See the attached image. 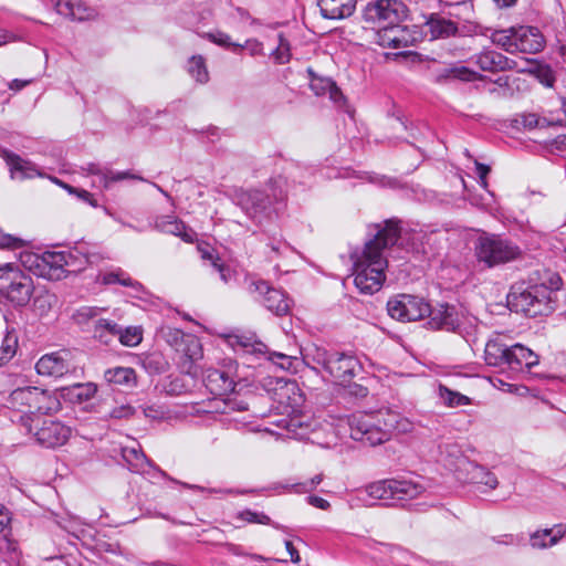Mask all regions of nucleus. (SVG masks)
Instances as JSON below:
<instances>
[{
  "label": "nucleus",
  "mask_w": 566,
  "mask_h": 566,
  "mask_svg": "<svg viewBox=\"0 0 566 566\" xmlns=\"http://www.w3.org/2000/svg\"><path fill=\"white\" fill-rule=\"evenodd\" d=\"M375 228L374 238L365 243L361 255L354 262V284L364 294H374L381 289L388 265L386 252L400 237L396 220H387L384 226L376 224Z\"/></svg>",
  "instance_id": "f257e3e1"
},
{
  "label": "nucleus",
  "mask_w": 566,
  "mask_h": 566,
  "mask_svg": "<svg viewBox=\"0 0 566 566\" xmlns=\"http://www.w3.org/2000/svg\"><path fill=\"white\" fill-rule=\"evenodd\" d=\"M399 415L388 409L355 412L347 418L350 438L368 447L387 442L398 424Z\"/></svg>",
  "instance_id": "f03ea898"
},
{
  "label": "nucleus",
  "mask_w": 566,
  "mask_h": 566,
  "mask_svg": "<svg viewBox=\"0 0 566 566\" xmlns=\"http://www.w3.org/2000/svg\"><path fill=\"white\" fill-rule=\"evenodd\" d=\"M9 403L21 412L19 422L27 432L33 430L35 413L49 415L61 409L60 399L54 392L38 387L17 388L10 394Z\"/></svg>",
  "instance_id": "7ed1b4c3"
},
{
  "label": "nucleus",
  "mask_w": 566,
  "mask_h": 566,
  "mask_svg": "<svg viewBox=\"0 0 566 566\" xmlns=\"http://www.w3.org/2000/svg\"><path fill=\"white\" fill-rule=\"evenodd\" d=\"M22 263L38 276L59 281L67 273L81 271L87 259L81 260L74 252L45 251L42 254L25 253Z\"/></svg>",
  "instance_id": "20e7f679"
},
{
  "label": "nucleus",
  "mask_w": 566,
  "mask_h": 566,
  "mask_svg": "<svg viewBox=\"0 0 566 566\" xmlns=\"http://www.w3.org/2000/svg\"><path fill=\"white\" fill-rule=\"evenodd\" d=\"M269 189L271 190V196L261 190L238 189L234 191L233 201L248 217L261 223L270 218L272 202L285 199L287 195L286 179L282 176L271 179Z\"/></svg>",
  "instance_id": "39448f33"
},
{
  "label": "nucleus",
  "mask_w": 566,
  "mask_h": 566,
  "mask_svg": "<svg viewBox=\"0 0 566 566\" xmlns=\"http://www.w3.org/2000/svg\"><path fill=\"white\" fill-rule=\"evenodd\" d=\"M429 316L428 325L432 329H441L459 334L468 344L476 340V319L465 316L457 311L452 305L440 304L431 308L427 314Z\"/></svg>",
  "instance_id": "423d86ee"
},
{
  "label": "nucleus",
  "mask_w": 566,
  "mask_h": 566,
  "mask_svg": "<svg viewBox=\"0 0 566 566\" xmlns=\"http://www.w3.org/2000/svg\"><path fill=\"white\" fill-rule=\"evenodd\" d=\"M122 458L125 461V463L127 464V468L129 469V471H132L134 473L147 475L151 482H156V480L158 478H161V479H168L175 483H178V481L168 476V474L165 471H163L157 465H155L150 460H148L140 448L123 447L122 448ZM179 484L186 489L206 492L208 494H234V493H237L235 491H233L231 489H229V490L206 489L200 485L189 484V483H185V482H179Z\"/></svg>",
  "instance_id": "0eeeda50"
},
{
  "label": "nucleus",
  "mask_w": 566,
  "mask_h": 566,
  "mask_svg": "<svg viewBox=\"0 0 566 566\" xmlns=\"http://www.w3.org/2000/svg\"><path fill=\"white\" fill-rule=\"evenodd\" d=\"M507 303L513 311L531 317L553 310L552 292L545 285H533L527 289L513 286L507 295Z\"/></svg>",
  "instance_id": "6e6552de"
},
{
  "label": "nucleus",
  "mask_w": 566,
  "mask_h": 566,
  "mask_svg": "<svg viewBox=\"0 0 566 566\" xmlns=\"http://www.w3.org/2000/svg\"><path fill=\"white\" fill-rule=\"evenodd\" d=\"M217 45L231 51L233 53H241L248 51L251 55H265L264 44L259 42L255 38H245L243 42H233L231 38H210ZM271 43L266 44L268 54L273 56L274 61L284 64L290 61V44L285 38H268Z\"/></svg>",
  "instance_id": "1a4fd4ad"
},
{
  "label": "nucleus",
  "mask_w": 566,
  "mask_h": 566,
  "mask_svg": "<svg viewBox=\"0 0 566 566\" xmlns=\"http://www.w3.org/2000/svg\"><path fill=\"white\" fill-rule=\"evenodd\" d=\"M33 291L32 279L27 275L15 263L0 265V294L4 295L11 303L25 305Z\"/></svg>",
  "instance_id": "9d476101"
},
{
  "label": "nucleus",
  "mask_w": 566,
  "mask_h": 566,
  "mask_svg": "<svg viewBox=\"0 0 566 566\" xmlns=\"http://www.w3.org/2000/svg\"><path fill=\"white\" fill-rule=\"evenodd\" d=\"M407 14L406 6L397 0H378L369 3L365 10V19L375 24L377 32H405L401 24Z\"/></svg>",
  "instance_id": "9b49d317"
},
{
  "label": "nucleus",
  "mask_w": 566,
  "mask_h": 566,
  "mask_svg": "<svg viewBox=\"0 0 566 566\" xmlns=\"http://www.w3.org/2000/svg\"><path fill=\"white\" fill-rule=\"evenodd\" d=\"M475 254L480 262L493 268L515 260L520 249L499 235H484L475 244Z\"/></svg>",
  "instance_id": "f8f14e48"
},
{
  "label": "nucleus",
  "mask_w": 566,
  "mask_h": 566,
  "mask_svg": "<svg viewBox=\"0 0 566 566\" xmlns=\"http://www.w3.org/2000/svg\"><path fill=\"white\" fill-rule=\"evenodd\" d=\"M424 491L419 483L409 480L388 479L370 483L365 493L374 500L406 501L419 496Z\"/></svg>",
  "instance_id": "ddd939ff"
},
{
  "label": "nucleus",
  "mask_w": 566,
  "mask_h": 566,
  "mask_svg": "<svg viewBox=\"0 0 566 566\" xmlns=\"http://www.w3.org/2000/svg\"><path fill=\"white\" fill-rule=\"evenodd\" d=\"M387 311L397 321L415 322L427 316L430 305L421 297L400 294L388 301Z\"/></svg>",
  "instance_id": "4468645a"
},
{
  "label": "nucleus",
  "mask_w": 566,
  "mask_h": 566,
  "mask_svg": "<svg viewBox=\"0 0 566 566\" xmlns=\"http://www.w3.org/2000/svg\"><path fill=\"white\" fill-rule=\"evenodd\" d=\"M317 363L336 380L347 382L360 370L358 359L344 353H322L317 355Z\"/></svg>",
  "instance_id": "2eb2a0df"
},
{
  "label": "nucleus",
  "mask_w": 566,
  "mask_h": 566,
  "mask_svg": "<svg viewBox=\"0 0 566 566\" xmlns=\"http://www.w3.org/2000/svg\"><path fill=\"white\" fill-rule=\"evenodd\" d=\"M249 291L256 300L275 315H285L290 311V300L281 290L269 286L264 281L251 282Z\"/></svg>",
  "instance_id": "dca6fc26"
},
{
  "label": "nucleus",
  "mask_w": 566,
  "mask_h": 566,
  "mask_svg": "<svg viewBox=\"0 0 566 566\" xmlns=\"http://www.w3.org/2000/svg\"><path fill=\"white\" fill-rule=\"evenodd\" d=\"M40 419H36V426L33 424L32 434L35 441L44 448H56L63 446L71 437L72 430L57 420H42L39 426Z\"/></svg>",
  "instance_id": "f3484780"
},
{
  "label": "nucleus",
  "mask_w": 566,
  "mask_h": 566,
  "mask_svg": "<svg viewBox=\"0 0 566 566\" xmlns=\"http://www.w3.org/2000/svg\"><path fill=\"white\" fill-rule=\"evenodd\" d=\"M39 375L60 378L70 373H74L76 365L72 360V354L62 349L42 356L35 364Z\"/></svg>",
  "instance_id": "a211bd4d"
},
{
  "label": "nucleus",
  "mask_w": 566,
  "mask_h": 566,
  "mask_svg": "<svg viewBox=\"0 0 566 566\" xmlns=\"http://www.w3.org/2000/svg\"><path fill=\"white\" fill-rule=\"evenodd\" d=\"M515 123L530 130L551 126H566V99H562L559 107L551 111L547 115L539 116L535 113H524L518 115Z\"/></svg>",
  "instance_id": "6ab92c4d"
},
{
  "label": "nucleus",
  "mask_w": 566,
  "mask_h": 566,
  "mask_svg": "<svg viewBox=\"0 0 566 566\" xmlns=\"http://www.w3.org/2000/svg\"><path fill=\"white\" fill-rule=\"evenodd\" d=\"M61 15L78 21H90L98 18L99 13L83 0H50Z\"/></svg>",
  "instance_id": "aec40b11"
},
{
  "label": "nucleus",
  "mask_w": 566,
  "mask_h": 566,
  "mask_svg": "<svg viewBox=\"0 0 566 566\" xmlns=\"http://www.w3.org/2000/svg\"><path fill=\"white\" fill-rule=\"evenodd\" d=\"M275 397L282 406L283 412L296 413L301 410L305 398L295 381H285L275 390Z\"/></svg>",
  "instance_id": "412c9836"
},
{
  "label": "nucleus",
  "mask_w": 566,
  "mask_h": 566,
  "mask_svg": "<svg viewBox=\"0 0 566 566\" xmlns=\"http://www.w3.org/2000/svg\"><path fill=\"white\" fill-rule=\"evenodd\" d=\"M538 364V356L530 348L522 344H514L510 346L507 363L505 368L514 371H530L532 367Z\"/></svg>",
  "instance_id": "4be33fe9"
},
{
  "label": "nucleus",
  "mask_w": 566,
  "mask_h": 566,
  "mask_svg": "<svg viewBox=\"0 0 566 566\" xmlns=\"http://www.w3.org/2000/svg\"><path fill=\"white\" fill-rule=\"evenodd\" d=\"M495 43L512 54H535L544 49L545 38H499Z\"/></svg>",
  "instance_id": "5701e85b"
},
{
  "label": "nucleus",
  "mask_w": 566,
  "mask_h": 566,
  "mask_svg": "<svg viewBox=\"0 0 566 566\" xmlns=\"http://www.w3.org/2000/svg\"><path fill=\"white\" fill-rule=\"evenodd\" d=\"M227 343L234 352H241L243 355H251L258 359L268 355L266 345L255 340L252 335L231 334L227 337Z\"/></svg>",
  "instance_id": "b1692460"
},
{
  "label": "nucleus",
  "mask_w": 566,
  "mask_h": 566,
  "mask_svg": "<svg viewBox=\"0 0 566 566\" xmlns=\"http://www.w3.org/2000/svg\"><path fill=\"white\" fill-rule=\"evenodd\" d=\"M321 13L326 19H345L350 17L357 0H318Z\"/></svg>",
  "instance_id": "393cba45"
},
{
  "label": "nucleus",
  "mask_w": 566,
  "mask_h": 566,
  "mask_svg": "<svg viewBox=\"0 0 566 566\" xmlns=\"http://www.w3.org/2000/svg\"><path fill=\"white\" fill-rule=\"evenodd\" d=\"M207 388L217 396L232 394L235 388L233 378L224 370L208 369L205 376Z\"/></svg>",
  "instance_id": "a878e982"
},
{
  "label": "nucleus",
  "mask_w": 566,
  "mask_h": 566,
  "mask_svg": "<svg viewBox=\"0 0 566 566\" xmlns=\"http://www.w3.org/2000/svg\"><path fill=\"white\" fill-rule=\"evenodd\" d=\"M155 228L163 233L180 237L186 242H192L195 238V232L188 231L186 224L175 216L157 217Z\"/></svg>",
  "instance_id": "bb28decb"
},
{
  "label": "nucleus",
  "mask_w": 566,
  "mask_h": 566,
  "mask_svg": "<svg viewBox=\"0 0 566 566\" xmlns=\"http://www.w3.org/2000/svg\"><path fill=\"white\" fill-rule=\"evenodd\" d=\"M510 346L499 339H490L485 344L484 359L489 366L505 368Z\"/></svg>",
  "instance_id": "cd10ccee"
},
{
  "label": "nucleus",
  "mask_w": 566,
  "mask_h": 566,
  "mask_svg": "<svg viewBox=\"0 0 566 566\" xmlns=\"http://www.w3.org/2000/svg\"><path fill=\"white\" fill-rule=\"evenodd\" d=\"M566 534V526L556 525L553 528L537 531L531 535L530 542L534 548H547L555 545Z\"/></svg>",
  "instance_id": "c85d7f7f"
},
{
  "label": "nucleus",
  "mask_w": 566,
  "mask_h": 566,
  "mask_svg": "<svg viewBox=\"0 0 566 566\" xmlns=\"http://www.w3.org/2000/svg\"><path fill=\"white\" fill-rule=\"evenodd\" d=\"M476 64L483 71H503L507 67H511L510 60L505 57L503 54L495 51H483L476 56Z\"/></svg>",
  "instance_id": "c756f323"
},
{
  "label": "nucleus",
  "mask_w": 566,
  "mask_h": 566,
  "mask_svg": "<svg viewBox=\"0 0 566 566\" xmlns=\"http://www.w3.org/2000/svg\"><path fill=\"white\" fill-rule=\"evenodd\" d=\"M457 27L453 21L444 17L432 14L426 23L422 33L431 35H454Z\"/></svg>",
  "instance_id": "7c9ffc66"
},
{
  "label": "nucleus",
  "mask_w": 566,
  "mask_h": 566,
  "mask_svg": "<svg viewBox=\"0 0 566 566\" xmlns=\"http://www.w3.org/2000/svg\"><path fill=\"white\" fill-rule=\"evenodd\" d=\"M104 378L109 384L123 385L127 387L136 386V373L130 367H114L104 373Z\"/></svg>",
  "instance_id": "2f4dec72"
},
{
  "label": "nucleus",
  "mask_w": 566,
  "mask_h": 566,
  "mask_svg": "<svg viewBox=\"0 0 566 566\" xmlns=\"http://www.w3.org/2000/svg\"><path fill=\"white\" fill-rule=\"evenodd\" d=\"M99 280L103 284L109 285V284H120L123 286L132 287L136 292H140L144 290L143 285L138 282L133 280L125 271L122 269H116L111 272H106L104 274L99 275Z\"/></svg>",
  "instance_id": "473e14b6"
},
{
  "label": "nucleus",
  "mask_w": 566,
  "mask_h": 566,
  "mask_svg": "<svg viewBox=\"0 0 566 566\" xmlns=\"http://www.w3.org/2000/svg\"><path fill=\"white\" fill-rule=\"evenodd\" d=\"M7 163L10 166L12 174H19L20 178H32L40 175L36 167L29 160H25L18 155L8 154Z\"/></svg>",
  "instance_id": "72a5a7b5"
},
{
  "label": "nucleus",
  "mask_w": 566,
  "mask_h": 566,
  "mask_svg": "<svg viewBox=\"0 0 566 566\" xmlns=\"http://www.w3.org/2000/svg\"><path fill=\"white\" fill-rule=\"evenodd\" d=\"M468 465L471 468L469 472L473 483L484 485L488 490H494L497 486V478L484 467L472 462Z\"/></svg>",
  "instance_id": "f704fd0d"
},
{
  "label": "nucleus",
  "mask_w": 566,
  "mask_h": 566,
  "mask_svg": "<svg viewBox=\"0 0 566 566\" xmlns=\"http://www.w3.org/2000/svg\"><path fill=\"white\" fill-rule=\"evenodd\" d=\"M119 326L108 319H98L94 327V337L105 345L118 338Z\"/></svg>",
  "instance_id": "c9c22d12"
},
{
  "label": "nucleus",
  "mask_w": 566,
  "mask_h": 566,
  "mask_svg": "<svg viewBox=\"0 0 566 566\" xmlns=\"http://www.w3.org/2000/svg\"><path fill=\"white\" fill-rule=\"evenodd\" d=\"M438 395L443 405L450 408L468 406L471 403V399L468 396L453 391L444 385H439Z\"/></svg>",
  "instance_id": "e433bc0d"
},
{
  "label": "nucleus",
  "mask_w": 566,
  "mask_h": 566,
  "mask_svg": "<svg viewBox=\"0 0 566 566\" xmlns=\"http://www.w3.org/2000/svg\"><path fill=\"white\" fill-rule=\"evenodd\" d=\"M187 71L189 75L200 84H205L209 81L206 62L201 55H193L189 59Z\"/></svg>",
  "instance_id": "4c0bfd02"
},
{
  "label": "nucleus",
  "mask_w": 566,
  "mask_h": 566,
  "mask_svg": "<svg viewBox=\"0 0 566 566\" xmlns=\"http://www.w3.org/2000/svg\"><path fill=\"white\" fill-rule=\"evenodd\" d=\"M18 337L13 333H7L0 346V367L8 364L17 353Z\"/></svg>",
  "instance_id": "58836bf2"
},
{
  "label": "nucleus",
  "mask_w": 566,
  "mask_h": 566,
  "mask_svg": "<svg viewBox=\"0 0 566 566\" xmlns=\"http://www.w3.org/2000/svg\"><path fill=\"white\" fill-rule=\"evenodd\" d=\"M118 332V340L124 346L134 347L143 340V329L139 326H128L125 329L119 326Z\"/></svg>",
  "instance_id": "ea45409f"
},
{
  "label": "nucleus",
  "mask_w": 566,
  "mask_h": 566,
  "mask_svg": "<svg viewBox=\"0 0 566 566\" xmlns=\"http://www.w3.org/2000/svg\"><path fill=\"white\" fill-rule=\"evenodd\" d=\"M223 399H217L216 402H222L223 408L221 412L229 413L231 411H245L249 409V401L240 395H226Z\"/></svg>",
  "instance_id": "a19ab883"
},
{
  "label": "nucleus",
  "mask_w": 566,
  "mask_h": 566,
  "mask_svg": "<svg viewBox=\"0 0 566 566\" xmlns=\"http://www.w3.org/2000/svg\"><path fill=\"white\" fill-rule=\"evenodd\" d=\"M202 259H208L211 261L213 270L220 274V279L224 283L231 282L234 277V271L229 265L220 262V259L218 256H213L212 253L203 251Z\"/></svg>",
  "instance_id": "79ce46f5"
},
{
  "label": "nucleus",
  "mask_w": 566,
  "mask_h": 566,
  "mask_svg": "<svg viewBox=\"0 0 566 566\" xmlns=\"http://www.w3.org/2000/svg\"><path fill=\"white\" fill-rule=\"evenodd\" d=\"M182 343L185 347L180 350L191 363H195L202 357L201 344L198 338L192 335H187Z\"/></svg>",
  "instance_id": "37998d69"
},
{
  "label": "nucleus",
  "mask_w": 566,
  "mask_h": 566,
  "mask_svg": "<svg viewBox=\"0 0 566 566\" xmlns=\"http://www.w3.org/2000/svg\"><path fill=\"white\" fill-rule=\"evenodd\" d=\"M447 453L448 457L454 459L447 462L448 465L459 468L468 465L470 462L462 455L460 448L455 443H447L441 447V454Z\"/></svg>",
  "instance_id": "c03bdc74"
},
{
  "label": "nucleus",
  "mask_w": 566,
  "mask_h": 566,
  "mask_svg": "<svg viewBox=\"0 0 566 566\" xmlns=\"http://www.w3.org/2000/svg\"><path fill=\"white\" fill-rule=\"evenodd\" d=\"M11 528L0 537V552L9 555L10 563H17L19 559L18 544L10 538Z\"/></svg>",
  "instance_id": "a18cd8bd"
},
{
  "label": "nucleus",
  "mask_w": 566,
  "mask_h": 566,
  "mask_svg": "<svg viewBox=\"0 0 566 566\" xmlns=\"http://www.w3.org/2000/svg\"><path fill=\"white\" fill-rule=\"evenodd\" d=\"M237 518L242 522H247V523L264 524V525L271 524L270 516H268L266 514H264L262 512H255V511H252L249 509L240 511L237 514Z\"/></svg>",
  "instance_id": "49530a36"
},
{
  "label": "nucleus",
  "mask_w": 566,
  "mask_h": 566,
  "mask_svg": "<svg viewBox=\"0 0 566 566\" xmlns=\"http://www.w3.org/2000/svg\"><path fill=\"white\" fill-rule=\"evenodd\" d=\"M476 73L465 66L451 67L440 75L441 78H458L462 81H472L475 78Z\"/></svg>",
  "instance_id": "de8ad7c7"
},
{
  "label": "nucleus",
  "mask_w": 566,
  "mask_h": 566,
  "mask_svg": "<svg viewBox=\"0 0 566 566\" xmlns=\"http://www.w3.org/2000/svg\"><path fill=\"white\" fill-rule=\"evenodd\" d=\"M262 358L272 361L273 364L277 365L280 368L284 370H290L293 367L294 361L292 356L276 352L271 353L269 350L268 355L262 356Z\"/></svg>",
  "instance_id": "09e8293b"
},
{
  "label": "nucleus",
  "mask_w": 566,
  "mask_h": 566,
  "mask_svg": "<svg viewBox=\"0 0 566 566\" xmlns=\"http://www.w3.org/2000/svg\"><path fill=\"white\" fill-rule=\"evenodd\" d=\"M96 392V387L93 384H76L71 389V395L78 401L88 400Z\"/></svg>",
  "instance_id": "8fccbe9b"
},
{
  "label": "nucleus",
  "mask_w": 566,
  "mask_h": 566,
  "mask_svg": "<svg viewBox=\"0 0 566 566\" xmlns=\"http://www.w3.org/2000/svg\"><path fill=\"white\" fill-rule=\"evenodd\" d=\"M88 175H94L98 177L99 184H102L105 188L108 187V170L102 168L97 164H87L86 167H83Z\"/></svg>",
  "instance_id": "3c124183"
},
{
  "label": "nucleus",
  "mask_w": 566,
  "mask_h": 566,
  "mask_svg": "<svg viewBox=\"0 0 566 566\" xmlns=\"http://www.w3.org/2000/svg\"><path fill=\"white\" fill-rule=\"evenodd\" d=\"M321 82L324 84V87L327 88L329 98L334 103H340L345 99L340 90L336 86V84L331 78L322 80Z\"/></svg>",
  "instance_id": "603ef678"
},
{
  "label": "nucleus",
  "mask_w": 566,
  "mask_h": 566,
  "mask_svg": "<svg viewBox=\"0 0 566 566\" xmlns=\"http://www.w3.org/2000/svg\"><path fill=\"white\" fill-rule=\"evenodd\" d=\"M268 245L271 248L272 252H274L276 255H283L286 252L292 250V247L290 245V243L286 242L285 240H283L282 238H280V239L272 238Z\"/></svg>",
  "instance_id": "864d4df0"
},
{
  "label": "nucleus",
  "mask_w": 566,
  "mask_h": 566,
  "mask_svg": "<svg viewBox=\"0 0 566 566\" xmlns=\"http://www.w3.org/2000/svg\"><path fill=\"white\" fill-rule=\"evenodd\" d=\"M381 41L378 42L381 46H388V48H399L401 45H415L417 42V38H411L410 41L406 40L402 41L401 38H389L388 41H386V38H380Z\"/></svg>",
  "instance_id": "5fc2aeb1"
},
{
  "label": "nucleus",
  "mask_w": 566,
  "mask_h": 566,
  "mask_svg": "<svg viewBox=\"0 0 566 566\" xmlns=\"http://www.w3.org/2000/svg\"><path fill=\"white\" fill-rule=\"evenodd\" d=\"M134 415V408L129 405L117 406L112 409L109 417L114 419L129 418Z\"/></svg>",
  "instance_id": "6e6d98bb"
},
{
  "label": "nucleus",
  "mask_w": 566,
  "mask_h": 566,
  "mask_svg": "<svg viewBox=\"0 0 566 566\" xmlns=\"http://www.w3.org/2000/svg\"><path fill=\"white\" fill-rule=\"evenodd\" d=\"M97 315V310L95 307L84 306L77 310L74 318L77 323H85L86 321L95 317Z\"/></svg>",
  "instance_id": "4d7b16f0"
},
{
  "label": "nucleus",
  "mask_w": 566,
  "mask_h": 566,
  "mask_svg": "<svg viewBox=\"0 0 566 566\" xmlns=\"http://www.w3.org/2000/svg\"><path fill=\"white\" fill-rule=\"evenodd\" d=\"M24 244V241L18 237H13L11 234H6L0 238V247L7 249H15L21 248Z\"/></svg>",
  "instance_id": "13d9d810"
},
{
  "label": "nucleus",
  "mask_w": 566,
  "mask_h": 566,
  "mask_svg": "<svg viewBox=\"0 0 566 566\" xmlns=\"http://www.w3.org/2000/svg\"><path fill=\"white\" fill-rule=\"evenodd\" d=\"M511 35H541V31L537 28L531 25H517L510 29Z\"/></svg>",
  "instance_id": "bf43d9fd"
},
{
  "label": "nucleus",
  "mask_w": 566,
  "mask_h": 566,
  "mask_svg": "<svg viewBox=\"0 0 566 566\" xmlns=\"http://www.w3.org/2000/svg\"><path fill=\"white\" fill-rule=\"evenodd\" d=\"M322 481L323 474L318 473L314 475L311 480L296 484L295 486H301L303 492H311L314 491Z\"/></svg>",
  "instance_id": "052dcab7"
},
{
  "label": "nucleus",
  "mask_w": 566,
  "mask_h": 566,
  "mask_svg": "<svg viewBox=\"0 0 566 566\" xmlns=\"http://www.w3.org/2000/svg\"><path fill=\"white\" fill-rule=\"evenodd\" d=\"M475 169H476V174L479 176L481 186L484 189H486V187H488L486 176L490 172V167L475 160Z\"/></svg>",
  "instance_id": "680f3d73"
},
{
  "label": "nucleus",
  "mask_w": 566,
  "mask_h": 566,
  "mask_svg": "<svg viewBox=\"0 0 566 566\" xmlns=\"http://www.w3.org/2000/svg\"><path fill=\"white\" fill-rule=\"evenodd\" d=\"M11 517L9 512L4 509H0V537L4 535L9 531V524H10Z\"/></svg>",
  "instance_id": "e2e57ef3"
},
{
  "label": "nucleus",
  "mask_w": 566,
  "mask_h": 566,
  "mask_svg": "<svg viewBox=\"0 0 566 566\" xmlns=\"http://www.w3.org/2000/svg\"><path fill=\"white\" fill-rule=\"evenodd\" d=\"M127 178L144 180L142 177H138V176H135V175H130L128 171L112 172V171L108 170V185L111 182L124 180V179H127Z\"/></svg>",
  "instance_id": "0e129e2a"
},
{
  "label": "nucleus",
  "mask_w": 566,
  "mask_h": 566,
  "mask_svg": "<svg viewBox=\"0 0 566 566\" xmlns=\"http://www.w3.org/2000/svg\"><path fill=\"white\" fill-rule=\"evenodd\" d=\"M63 187H64L69 192H71V193L76 192V193H77V196H78L82 200L87 201L90 205H92V206H96V203H95V201H94V199H93L92 195H91L88 191H86V190H76V189H74L73 187L69 186V185H63Z\"/></svg>",
  "instance_id": "69168bd1"
},
{
  "label": "nucleus",
  "mask_w": 566,
  "mask_h": 566,
  "mask_svg": "<svg viewBox=\"0 0 566 566\" xmlns=\"http://www.w3.org/2000/svg\"><path fill=\"white\" fill-rule=\"evenodd\" d=\"M307 500L311 505L321 510H327L331 506L329 502L321 496L311 495Z\"/></svg>",
  "instance_id": "338daca9"
},
{
  "label": "nucleus",
  "mask_w": 566,
  "mask_h": 566,
  "mask_svg": "<svg viewBox=\"0 0 566 566\" xmlns=\"http://www.w3.org/2000/svg\"><path fill=\"white\" fill-rule=\"evenodd\" d=\"M167 339L170 343L178 344L179 340L184 342L187 337L180 329H168Z\"/></svg>",
  "instance_id": "774afa93"
}]
</instances>
